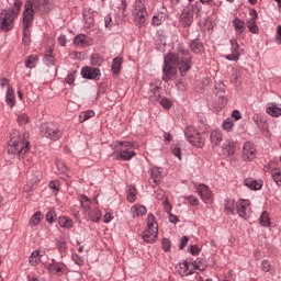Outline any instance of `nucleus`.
I'll use <instances>...</instances> for the list:
<instances>
[{"label":"nucleus","instance_id":"nucleus-1","mask_svg":"<svg viewBox=\"0 0 281 281\" xmlns=\"http://www.w3.org/2000/svg\"><path fill=\"white\" fill-rule=\"evenodd\" d=\"M177 67L181 76H186L192 69V56L183 46L178 47V53H169L165 56V67L162 79L165 82L173 80L177 76Z\"/></svg>","mask_w":281,"mask_h":281},{"label":"nucleus","instance_id":"nucleus-2","mask_svg":"<svg viewBox=\"0 0 281 281\" xmlns=\"http://www.w3.org/2000/svg\"><path fill=\"white\" fill-rule=\"evenodd\" d=\"M49 12V1L47 0H27L24 4L23 11V37L22 42L24 45H30L31 31L30 27L34 25V15L36 13Z\"/></svg>","mask_w":281,"mask_h":281},{"label":"nucleus","instance_id":"nucleus-3","mask_svg":"<svg viewBox=\"0 0 281 281\" xmlns=\"http://www.w3.org/2000/svg\"><path fill=\"white\" fill-rule=\"evenodd\" d=\"M27 137H30V134L13 130L8 146L9 155H19V157H23V155L30 150V142L27 140Z\"/></svg>","mask_w":281,"mask_h":281},{"label":"nucleus","instance_id":"nucleus-4","mask_svg":"<svg viewBox=\"0 0 281 281\" xmlns=\"http://www.w3.org/2000/svg\"><path fill=\"white\" fill-rule=\"evenodd\" d=\"M112 157L115 161H131L137 154L135 153V143L127 140H115L111 145Z\"/></svg>","mask_w":281,"mask_h":281},{"label":"nucleus","instance_id":"nucleus-5","mask_svg":"<svg viewBox=\"0 0 281 281\" xmlns=\"http://www.w3.org/2000/svg\"><path fill=\"white\" fill-rule=\"evenodd\" d=\"M23 8V2L21 0L14 1V8L4 9L0 13V30L2 32H10L14 30V21L19 19V14Z\"/></svg>","mask_w":281,"mask_h":281},{"label":"nucleus","instance_id":"nucleus-6","mask_svg":"<svg viewBox=\"0 0 281 281\" xmlns=\"http://www.w3.org/2000/svg\"><path fill=\"white\" fill-rule=\"evenodd\" d=\"M41 135L53 142H58L63 137V132L54 123H43L40 127Z\"/></svg>","mask_w":281,"mask_h":281},{"label":"nucleus","instance_id":"nucleus-7","mask_svg":"<svg viewBox=\"0 0 281 281\" xmlns=\"http://www.w3.org/2000/svg\"><path fill=\"white\" fill-rule=\"evenodd\" d=\"M184 137L187 138L189 144L195 146V148H203V146H205V139L203 138L201 133H199V131L194 130V127H187L184 130Z\"/></svg>","mask_w":281,"mask_h":281},{"label":"nucleus","instance_id":"nucleus-8","mask_svg":"<svg viewBox=\"0 0 281 281\" xmlns=\"http://www.w3.org/2000/svg\"><path fill=\"white\" fill-rule=\"evenodd\" d=\"M134 16L136 25H138V27H144L146 23V16H148L146 5H144L142 2H136Z\"/></svg>","mask_w":281,"mask_h":281},{"label":"nucleus","instance_id":"nucleus-9","mask_svg":"<svg viewBox=\"0 0 281 281\" xmlns=\"http://www.w3.org/2000/svg\"><path fill=\"white\" fill-rule=\"evenodd\" d=\"M194 4L186 7L180 15V23L183 27H190L194 23Z\"/></svg>","mask_w":281,"mask_h":281},{"label":"nucleus","instance_id":"nucleus-10","mask_svg":"<svg viewBox=\"0 0 281 281\" xmlns=\"http://www.w3.org/2000/svg\"><path fill=\"white\" fill-rule=\"evenodd\" d=\"M256 153V145H254L251 142H246L244 144L241 159L244 161H254Z\"/></svg>","mask_w":281,"mask_h":281},{"label":"nucleus","instance_id":"nucleus-11","mask_svg":"<svg viewBox=\"0 0 281 281\" xmlns=\"http://www.w3.org/2000/svg\"><path fill=\"white\" fill-rule=\"evenodd\" d=\"M249 16L250 18L246 20L249 32H251V34H259L260 29H258V24L256 23V21H258V11H256V9H250Z\"/></svg>","mask_w":281,"mask_h":281},{"label":"nucleus","instance_id":"nucleus-12","mask_svg":"<svg viewBox=\"0 0 281 281\" xmlns=\"http://www.w3.org/2000/svg\"><path fill=\"white\" fill-rule=\"evenodd\" d=\"M196 192L200 194V198L204 203L210 204L212 201H214V198L212 196V190H210V187L206 184H199Z\"/></svg>","mask_w":281,"mask_h":281},{"label":"nucleus","instance_id":"nucleus-13","mask_svg":"<svg viewBox=\"0 0 281 281\" xmlns=\"http://www.w3.org/2000/svg\"><path fill=\"white\" fill-rule=\"evenodd\" d=\"M240 45L237 40H231V54L226 55V60H240Z\"/></svg>","mask_w":281,"mask_h":281},{"label":"nucleus","instance_id":"nucleus-14","mask_svg":"<svg viewBox=\"0 0 281 281\" xmlns=\"http://www.w3.org/2000/svg\"><path fill=\"white\" fill-rule=\"evenodd\" d=\"M251 212L249 200H239L237 203V214L241 218H248Z\"/></svg>","mask_w":281,"mask_h":281},{"label":"nucleus","instance_id":"nucleus-15","mask_svg":"<svg viewBox=\"0 0 281 281\" xmlns=\"http://www.w3.org/2000/svg\"><path fill=\"white\" fill-rule=\"evenodd\" d=\"M47 270L49 273H53V276H63V273L67 272V266L63 262L53 260V262L47 266Z\"/></svg>","mask_w":281,"mask_h":281},{"label":"nucleus","instance_id":"nucleus-16","mask_svg":"<svg viewBox=\"0 0 281 281\" xmlns=\"http://www.w3.org/2000/svg\"><path fill=\"white\" fill-rule=\"evenodd\" d=\"M82 78L88 80H100V69L93 67H85L81 69Z\"/></svg>","mask_w":281,"mask_h":281},{"label":"nucleus","instance_id":"nucleus-17","mask_svg":"<svg viewBox=\"0 0 281 281\" xmlns=\"http://www.w3.org/2000/svg\"><path fill=\"white\" fill-rule=\"evenodd\" d=\"M74 45H77V47H89L93 45V38L85 34H79L74 38Z\"/></svg>","mask_w":281,"mask_h":281},{"label":"nucleus","instance_id":"nucleus-18","mask_svg":"<svg viewBox=\"0 0 281 281\" xmlns=\"http://www.w3.org/2000/svg\"><path fill=\"white\" fill-rule=\"evenodd\" d=\"M162 179H164V175L161 173V169L157 167L151 168L149 182L153 186H159Z\"/></svg>","mask_w":281,"mask_h":281},{"label":"nucleus","instance_id":"nucleus-19","mask_svg":"<svg viewBox=\"0 0 281 281\" xmlns=\"http://www.w3.org/2000/svg\"><path fill=\"white\" fill-rule=\"evenodd\" d=\"M158 234H159V231H156L155 228L154 229L147 228L143 233V240L145 243L153 244V243H155V240H157Z\"/></svg>","mask_w":281,"mask_h":281},{"label":"nucleus","instance_id":"nucleus-20","mask_svg":"<svg viewBox=\"0 0 281 281\" xmlns=\"http://www.w3.org/2000/svg\"><path fill=\"white\" fill-rule=\"evenodd\" d=\"M178 271H179V274L183 277H188V276H192V273L194 272V269H192V265L190 266L188 263V261H184L182 263H179L178 265Z\"/></svg>","mask_w":281,"mask_h":281},{"label":"nucleus","instance_id":"nucleus-21","mask_svg":"<svg viewBox=\"0 0 281 281\" xmlns=\"http://www.w3.org/2000/svg\"><path fill=\"white\" fill-rule=\"evenodd\" d=\"M210 142L212 146H220L221 142H223V133L218 130L211 131Z\"/></svg>","mask_w":281,"mask_h":281},{"label":"nucleus","instance_id":"nucleus-22","mask_svg":"<svg viewBox=\"0 0 281 281\" xmlns=\"http://www.w3.org/2000/svg\"><path fill=\"white\" fill-rule=\"evenodd\" d=\"M244 186H246V188H249V190H261L262 181L255 180L254 178H247L244 180Z\"/></svg>","mask_w":281,"mask_h":281},{"label":"nucleus","instance_id":"nucleus-23","mask_svg":"<svg viewBox=\"0 0 281 281\" xmlns=\"http://www.w3.org/2000/svg\"><path fill=\"white\" fill-rule=\"evenodd\" d=\"M148 210L146 206L140 205V204H135L131 207V214L133 218H136V216H146Z\"/></svg>","mask_w":281,"mask_h":281},{"label":"nucleus","instance_id":"nucleus-24","mask_svg":"<svg viewBox=\"0 0 281 281\" xmlns=\"http://www.w3.org/2000/svg\"><path fill=\"white\" fill-rule=\"evenodd\" d=\"M223 153L227 157H232V155H235V153H236V143H234L233 140H226L223 144Z\"/></svg>","mask_w":281,"mask_h":281},{"label":"nucleus","instance_id":"nucleus-25","mask_svg":"<svg viewBox=\"0 0 281 281\" xmlns=\"http://www.w3.org/2000/svg\"><path fill=\"white\" fill-rule=\"evenodd\" d=\"M5 102L10 109H13V106L16 104V98L14 97V89H12L11 86H8V90L5 93Z\"/></svg>","mask_w":281,"mask_h":281},{"label":"nucleus","instance_id":"nucleus-26","mask_svg":"<svg viewBox=\"0 0 281 281\" xmlns=\"http://www.w3.org/2000/svg\"><path fill=\"white\" fill-rule=\"evenodd\" d=\"M79 202L81 205V210L83 211V214H87L91 210V199L82 194L79 196Z\"/></svg>","mask_w":281,"mask_h":281},{"label":"nucleus","instance_id":"nucleus-27","mask_svg":"<svg viewBox=\"0 0 281 281\" xmlns=\"http://www.w3.org/2000/svg\"><path fill=\"white\" fill-rule=\"evenodd\" d=\"M233 26L235 27V32L237 34V36H240L245 33V21L238 19V18H235L233 20Z\"/></svg>","mask_w":281,"mask_h":281},{"label":"nucleus","instance_id":"nucleus-28","mask_svg":"<svg viewBox=\"0 0 281 281\" xmlns=\"http://www.w3.org/2000/svg\"><path fill=\"white\" fill-rule=\"evenodd\" d=\"M267 113L268 115H271L272 117H280L281 115V108H278V105L273 103H269L267 105Z\"/></svg>","mask_w":281,"mask_h":281},{"label":"nucleus","instance_id":"nucleus-29","mask_svg":"<svg viewBox=\"0 0 281 281\" xmlns=\"http://www.w3.org/2000/svg\"><path fill=\"white\" fill-rule=\"evenodd\" d=\"M189 47L191 49V52H193V54H201V52H203L204 47H203V42L199 41V40H194L189 44Z\"/></svg>","mask_w":281,"mask_h":281},{"label":"nucleus","instance_id":"nucleus-30","mask_svg":"<svg viewBox=\"0 0 281 281\" xmlns=\"http://www.w3.org/2000/svg\"><path fill=\"white\" fill-rule=\"evenodd\" d=\"M166 19H168V15L164 12H160L153 16L151 19V25H161V23L166 22Z\"/></svg>","mask_w":281,"mask_h":281},{"label":"nucleus","instance_id":"nucleus-31","mask_svg":"<svg viewBox=\"0 0 281 281\" xmlns=\"http://www.w3.org/2000/svg\"><path fill=\"white\" fill-rule=\"evenodd\" d=\"M261 270L265 271V273H270V276H276V267L271 266L269 260L261 261Z\"/></svg>","mask_w":281,"mask_h":281},{"label":"nucleus","instance_id":"nucleus-32","mask_svg":"<svg viewBox=\"0 0 281 281\" xmlns=\"http://www.w3.org/2000/svg\"><path fill=\"white\" fill-rule=\"evenodd\" d=\"M58 223L60 227H64L65 229H71V227H74V221L67 216L59 217Z\"/></svg>","mask_w":281,"mask_h":281},{"label":"nucleus","instance_id":"nucleus-33","mask_svg":"<svg viewBox=\"0 0 281 281\" xmlns=\"http://www.w3.org/2000/svg\"><path fill=\"white\" fill-rule=\"evenodd\" d=\"M29 262L30 265H32V267H36V265L41 262V251L38 250L33 251L29 258Z\"/></svg>","mask_w":281,"mask_h":281},{"label":"nucleus","instance_id":"nucleus-34","mask_svg":"<svg viewBox=\"0 0 281 281\" xmlns=\"http://www.w3.org/2000/svg\"><path fill=\"white\" fill-rule=\"evenodd\" d=\"M237 205L234 200H228L225 202V210L228 214H236L237 212Z\"/></svg>","mask_w":281,"mask_h":281},{"label":"nucleus","instance_id":"nucleus-35","mask_svg":"<svg viewBox=\"0 0 281 281\" xmlns=\"http://www.w3.org/2000/svg\"><path fill=\"white\" fill-rule=\"evenodd\" d=\"M86 214L88 215V218L93 221V223H99L100 222V217L102 216V213H100L99 210H91V209Z\"/></svg>","mask_w":281,"mask_h":281},{"label":"nucleus","instance_id":"nucleus-36","mask_svg":"<svg viewBox=\"0 0 281 281\" xmlns=\"http://www.w3.org/2000/svg\"><path fill=\"white\" fill-rule=\"evenodd\" d=\"M36 63H38V56L30 55L25 60V67H27V69H34Z\"/></svg>","mask_w":281,"mask_h":281},{"label":"nucleus","instance_id":"nucleus-37","mask_svg":"<svg viewBox=\"0 0 281 281\" xmlns=\"http://www.w3.org/2000/svg\"><path fill=\"white\" fill-rule=\"evenodd\" d=\"M147 228L156 229L159 232V226L157 225V220L155 218V215H153V214H148V216H147Z\"/></svg>","mask_w":281,"mask_h":281},{"label":"nucleus","instance_id":"nucleus-38","mask_svg":"<svg viewBox=\"0 0 281 281\" xmlns=\"http://www.w3.org/2000/svg\"><path fill=\"white\" fill-rule=\"evenodd\" d=\"M44 63L47 65V67H54L56 65V57L52 54V50H49L45 57Z\"/></svg>","mask_w":281,"mask_h":281},{"label":"nucleus","instance_id":"nucleus-39","mask_svg":"<svg viewBox=\"0 0 281 281\" xmlns=\"http://www.w3.org/2000/svg\"><path fill=\"white\" fill-rule=\"evenodd\" d=\"M121 69H122V58L116 57L112 61V71L113 74H120Z\"/></svg>","mask_w":281,"mask_h":281},{"label":"nucleus","instance_id":"nucleus-40","mask_svg":"<svg viewBox=\"0 0 281 281\" xmlns=\"http://www.w3.org/2000/svg\"><path fill=\"white\" fill-rule=\"evenodd\" d=\"M95 115V112L88 110L86 112H81L79 114V122H87V120H91Z\"/></svg>","mask_w":281,"mask_h":281},{"label":"nucleus","instance_id":"nucleus-41","mask_svg":"<svg viewBox=\"0 0 281 281\" xmlns=\"http://www.w3.org/2000/svg\"><path fill=\"white\" fill-rule=\"evenodd\" d=\"M260 225L263 227H269L271 225V220L269 218V213L265 211L260 216Z\"/></svg>","mask_w":281,"mask_h":281},{"label":"nucleus","instance_id":"nucleus-42","mask_svg":"<svg viewBox=\"0 0 281 281\" xmlns=\"http://www.w3.org/2000/svg\"><path fill=\"white\" fill-rule=\"evenodd\" d=\"M41 221H43V213L41 212H36L34 213V215L31 217L30 220V225H38L41 223Z\"/></svg>","mask_w":281,"mask_h":281},{"label":"nucleus","instance_id":"nucleus-43","mask_svg":"<svg viewBox=\"0 0 281 281\" xmlns=\"http://www.w3.org/2000/svg\"><path fill=\"white\" fill-rule=\"evenodd\" d=\"M272 179L276 181L277 186H281V171L280 169H272Z\"/></svg>","mask_w":281,"mask_h":281},{"label":"nucleus","instance_id":"nucleus-44","mask_svg":"<svg viewBox=\"0 0 281 281\" xmlns=\"http://www.w3.org/2000/svg\"><path fill=\"white\" fill-rule=\"evenodd\" d=\"M18 123L23 126L25 124H30V116L25 113H21L18 115Z\"/></svg>","mask_w":281,"mask_h":281},{"label":"nucleus","instance_id":"nucleus-45","mask_svg":"<svg viewBox=\"0 0 281 281\" xmlns=\"http://www.w3.org/2000/svg\"><path fill=\"white\" fill-rule=\"evenodd\" d=\"M191 269H193V271L194 269H198V271H205V266H203L201 259H196L191 263Z\"/></svg>","mask_w":281,"mask_h":281},{"label":"nucleus","instance_id":"nucleus-46","mask_svg":"<svg viewBox=\"0 0 281 281\" xmlns=\"http://www.w3.org/2000/svg\"><path fill=\"white\" fill-rule=\"evenodd\" d=\"M56 211L55 210H49L46 214V221L47 223H56Z\"/></svg>","mask_w":281,"mask_h":281},{"label":"nucleus","instance_id":"nucleus-47","mask_svg":"<svg viewBox=\"0 0 281 281\" xmlns=\"http://www.w3.org/2000/svg\"><path fill=\"white\" fill-rule=\"evenodd\" d=\"M148 98L150 102H159V88H156L154 92L150 91Z\"/></svg>","mask_w":281,"mask_h":281},{"label":"nucleus","instance_id":"nucleus-48","mask_svg":"<svg viewBox=\"0 0 281 281\" xmlns=\"http://www.w3.org/2000/svg\"><path fill=\"white\" fill-rule=\"evenodd\" d=\"M224 131H232L234 128V120L233 119H226L223 123Z\"/></svg>","mask_w":281,"mask_h":281},{"label":"nucleus","instance_id":"nucleus-49","mask_svg":"<svg viewBox=\"0 0 281 281\" xmlns=\"http://www.w3.org/2000/svg\"><path fill=\"white\" fill-rule=\"evenodd\" d=\"M56 166H57V170L61 172V175H69V169L67 168L66 165H64L63 162H57Z\"/></svg>","mask_w":281,"mask_h":281},{"label":"nucleus","instance_id":"nucleus-50","mask_svg":"<svg viewBox=\"0 0 281 281\" xmlns=\"http://www.w3.org/2000/svg\"><path fill=\"white\" fill-rule=\"evenodd\" d=\"M159 104L164 108V109H172V101H170L169 99H166V98H164V99H161L160 101H159Z\"/></svg>","mask_w":281,"mask_h":281},{"label":"nucleus","instance_id":"nucleus-51","mask_svg":"<svg viewBox=\"0 0 281 281\" xmlns=\"http://www.w3.org/2000/svg\"><path fill=\"white\" fill-rule=\"evenodd\" d=\"M48 186H49L50 190H54L55 194H58V190H60V182L50 181Z\"/></svg>","mask_w":281,"mask_h":281},{"label":"nucleus","instance_id":"nucleus-52","mask_svg":"<svg viewBox=\"0 0 281 281\" xmlns=\"http://www.w3.org/2000/svg\"><path fill=\"white\" fill-rule=\"evenodd\" d=\"M136 199L137 195L135 194V189H130L127 193V201H130V203H133Z\"/></svg>","mask_w":281,"mask_h":281},{"label":"nucleus","instance_id":"nucleus-53","mask_svg":"<svg viewBox=\"0 0 281 281\" xmlns=\"http://www.w3.org/2000/svg\"><path fill=\"white\" fill-rule=\"evenodd\" d=\"M66 82L67 85H74V82H76V71L68 74L66 77Z\"/></svg>","mask_w":281,"mask_h":281},{"label":"nucleus","instance_id":"nucleus-54","mask_svg":"<svg viewBox=\"0 0 281 281\" xmlns=\"http://www.w3.org/2000/svg\"><path fill=\"white\" fill-rule=\"evenodd\" d=\"M188 203H190V205H199V198H196L195 195H190L188 198H186Z\"/></svg>","mask_w":281,"mask_h":281},{"label":"nucleus","instance_id":"nucleus-55","mask_svg":"<svg viewBox=\"0 0 281 281\" xmlns=\"http://www.w3.org/2000/svg\"><path fill=\"white\" fill-rule=\"evenodd\" d=\"M93 23H95V21L93 20V16H91V15L85 16L86 27H91L93 25Z\"/></svg>","mask_w":281,"mask_h":281},{"label":"nucleus","instance_id":"nucleus-56","mask_svg":"<svg viewBox=\"0 0 281 281\" xmlns=\"http://www.w3.org/2000/svg\"><path fill=\"white\" fill-rule=\"evenodd\" d=\"M171 247V243H170V239L168 238H164L162 239V249L164 251H168Z\"/></svg>","mask_w":281,"mask_h":281},{"label":"nucleus","instance_id":"nucleus-57","mask_svg":"<svg viewBox=\"0 0 281 281\" xmlns=\"http://www.w3.org/2000/svg\"><path fill=\"white\" fill-rule=\"evenodd\" d=\"M189 240H190V238H188V236H183L181 238V241H180V245H179V249H183V247H187Z\"/></svg>","mask_w":281,"mask_h":281},{"label":"nucleus","instance_id":"nucleus-58","mask_svg":"<svg viewBox=\"0 0 281 281\" xmlns=\"http://www.w3.org/2000/svg\"><path fill=\"white\" fill-rule=\"evenodd\" d=\"M105 27H113V19H111V15H106L104 18Z\"/></svg>","mask_w":281,"mask_h":281},{"label":"nucleus","instance_id":"nucleus-59","mask_svg":"<svg viewBox=\"0 0 281 281\" xmlns=\"http://www.w3.org/2000/svg\"><path fill=\"white\" fill-rule=\"evenodd\" d=\"M57 41H58V43H59V45H60L61 47H65V45H67V36H65V35H60V36L57 38Z\"/></svg>","mask_w":281,"mask_h":281},{"label":"nucleus","instance_id":"nucleus-60","mask_svg":"<svg viewBox=\"0 0 281 281\" xmlns=\"http://www.w3.org/2000/svg\"><path fill=\"white\" fill-rule=\"evenodd\" d=\"M172 155H175V157H178V159H181V148L173 147L172 148Z\"/></svg>","mask_w":281,"mask_h":281},{"label":"nucleus","instance_id":"nucleus-61","mask_svg":"<svg viewBox=\"0 0 281 281\" xmlns=\"http://www.w3.org/2000/svg\"><path fill=\"white\" fill-rule=\"evenodd\" d=\"M176 87L179 89V91H186V89H187V86L183 81H178L176 83Z\"/></svg>","mask_w":281,"mask_h":281},{"label":"nucleus","instance_id":"nucleus-62","mask_svg":"<svg viewBox=\"0 0 281 281\" xmlns=\"http://www.w3.org/2000/svg\"><path fill=\"white\" fill-rule=\"evenodd\" d=\"M232 117L235 119V122H238V120H240V117L243 116L240 115V112L238 110H235L232 114Z\"/></svg>","mask_w":281,"mask_h":281},{"label":"nucleus","instance_id":"nucleus-63","mask_svg":"<svg viewBox=\"0 0 281 281\" xmlns=\"http://www.w3.org/2000/svg\"><path fill=\"white\" fill-rule=\"evenodd\" d=\"M111 221H113V216H111V213H105L103 222L104 223H111Z\"/></svg>","mask_w":281,"mask_h":281},{"label":"nucleus","instance_id":"nucleus-64","mask_svg":"<svg viewBox=\"0 0 281 281\" xmlns=\"http://www.w3.org/2000/svg\"><path fill=\"white\" fill-rule=\"evenodd\" d=\"M192 256H196L199 255V246H191V249H190Z\"/></svg>","mask_w":281,"mask_h":281}]
</instances>
